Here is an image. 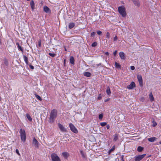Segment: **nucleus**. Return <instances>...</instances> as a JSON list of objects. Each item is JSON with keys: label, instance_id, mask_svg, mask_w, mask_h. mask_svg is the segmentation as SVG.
Instances as JSON below:
<instances>
[{"label": "nucleus", "instance_id": "f257e3e1", "mask_svg": "<svg viewBox=\"0 0 161 161\" xmlns=\"http://www.w3.org/2000/svg\"><path fill=\"white\" fill-rule=\"evenodd\" d=\"M58 111L56 109H53L51 111L49 122L50 123L54 122V119L56 118L57 116Z\"/></svg>", "mask_w": 161, "mask_h": 161}, {"label": "nucleus", "instance_id": "f03ea898", "mask_svg": "<svg viewBox=\"0 0 161 161\" xmlns=\"http://www.w3.org/2000/svg\"><path fill=\"white\" fill-rule=\"evenodd\" d=\"M19 133L21 140L23 142H25L26 139V135L25 129H20L19 130Z\"/></svg>", "mask_w": 161, "mask_h": 161}, {"label": "nucleus", "instance_id": "7ed1b4c3", "mask_svg": "<svg viewBox=\"0 0 161 161\" xmlns=\"http://www.w3.org/2000/svg\"><path fill=\"white\" fill-rule=\"evenodd\" d=\"M118 10L119 14L122 17L126 16V14L125 8L123 6H119L118 8Z\"/></svg>", "mask_w": 161, "mask_h": 161}, {"label": "nucleus", "instance_id": "20e7f679", "mask_svg": "<svg viewBox=\"0 0 161 161\" xmlns=\"http://www.w3.org/2000/svg\"><path fill=\"white\" fill-rule=\"evenodd\" d=\"M146 154L136 155L134 158V160L135 161H140L146 156Z\"/></svg>", "mask_w": 161, "mask_h": 161}, {"label": "nucleus", "instance_id": "39448f33", "mask_svg": "<svg viewBox=\"0 0 161 161\" xmlns=\"http://www.w3.org/2000/svg\"><path fill=\"white\" fill-rule=\"evenodd\" d=\"M52 161H61L60 158L56 154L53 153L51 155Z\"/></svg>", "mask_w": 161, "mask_h": 161}, {"label": "nucleus", "instance_id": "423d86ee", "mask_svg": "<svg viewBox=\"0 0 161 161\" xmlns=\"http://www.w3.org/2000/svg\"><path fill=\"white\" fill-rule=\"evenodd\" d=\"M69 126L70 130L73 132L75 133H77L78 132L77 130L74 126L73 124L71 123H70L69 124Z\"/></svg>", "mask_w": 161, "mask_h": 161}, {"label": "nucleus", "instance_id": "0eeeda50", "mask_svg": "<svg viewBox=\"0 0 161 161\" xmlns=\"http://www.w3.org/2000/svg\"><path fill=\"white\" fill-rule=\"evenodd\" d=\"M137 78L139 81V85L140 86H143V80L142 76L140 75H137Z\"/></svg>", "mask_w": 161, "mask_h": 161}, {"label": "nucleus", "instance_id": "6e6552de", "mask_svg": "<svg viewBox=\"0 0 161 161\" xmlns=\"http://www.w3.org/2000/svg\"><path fill=\"white\" fill-rule=\"evenodd\" d=\"M58 125L60 130L62 132H64L67 131V130L64 127L59 123H58Z\"/></svg>", "mask_w": 161, "mask_h": 161}, {"label": "nucleus", "instance_id": "1a4fd4ad", "mask_svg": "<svg viewBox=\"0 0 161 161\" xmlns=\"http://www.w3.org/2000/svg\"><path fill=\"white\" fill-rule=\"evenodd\" d=\"M136 87V84L133 81L131 82V83L127 86V88L128 89H132L134 87Z\"/></svg>", "mask_w": 161, "mask_h": 161}, {"label": "nucleus", "instance_id": "9d476101", "mask_svg": "<svg viewBox=\"0 0 161 161\" xmlns=\"http://www.w3.org/2000/svg\"><path fill=\"white\" fill-rule=\"evenodd\" d=\"M33 144H34L36 148H38L39 147V142L36 140V139L34 137L33 139Z\"/></svg>", "mask_w": 161, "mask_h": 161}, {"label": "nucleus", "instance_id": "9b49d317", "mask_svg": "<svg viewBox=\"0 0 161 161\" xmlns=\"http://www.w3.org/2000/svg\"><path fill=\"white\" fill-rule=\"evenodd\" d=\"M44 11L47 13L50 14L51 13V10L47 6H45L43 7Z\"/></svg>", "mask_w": 161, "mask_h": 161}, {"label": "nucleus", "instance_id": "f8f14e48", "mask_svg": "<svg viewBox=\"0 0 161 161\" xmlns=\"http://www.w3.org/2000/svg\"><path fill=\"white\" fill-rule=\"evenodd\" d=\"M119 56L121 59L125 60V54L123 52H119Z\"/></svg>", "mask_w": 161, "mask_h": 161}, {"label": "nucleus", "instance_id": "ddd939ff", "mask_svg": "<svg viewBox=\"0 0 161 161\" xmlns=\"http://www.w3.org/2000/svg\"><path fill=\"white\" fill-rule=\"evenodd\" d=\"M113 141L114 142H116L117 140H118L119 138V134L117 133L115 134L113 136Z\"/></svg>", "mask_w": 161, "mask_h": 161}, {"label": "nucleus", "instance_id": "4468645a", "mask_svg": "<svg viewBox=\"0 0 161 161\" xmlns=\"http://www.w3.org/2000/svg\"><path fill=\"white\" fill-rule=\"evenodd\" d=\"M133 3L136 6L138 7L140 6V3L138 0H133Z\"/></svg>", "mask_w": 161, "mask_h": 161}, {"label": "nucleus", "instance_id": "2eb2a0df", "mask_svg": "<svg viewBox=\"0 0 161 161\" xmlns=\"http://www.w3.org/2000/svg\"><path fill=\"white\" fill-rule=\"evenodd\" d=\"M157 138L155 137H153L148 138V140L151 142H153L156 140Z\"/></svg>", "mask_w": 161, "mask_h": 161}, {"label": "nucleus", "instance_id": "dca6fc26", "mask_svg": "<svg viewBox=\"0 0 161 161\" xmlns=\"http://www.w3.org/2000/svg\"><path fill=\"white\" fill-rule=\"evenodd\" d=\"M30 5L32 10H33L35 8V3L33 0H32L30 2Z\"/></svg>", "mask_w": 161, "mask_h": 161}, {"label": "nucleus", "instance_id": "f3484780", "mask_svg": "<svg viewBox=\"0 0 161 161\" xmlns=\"http://www.w3.org/2000/svg\"><path fill=\"white\" fill-rule=\"evenodd\" d=\"M62 154L64 157L65 158H67L69 156V153L67 152H63Z\"/></svg>", "mask_w": 161, "mask_h": 161}, {"label": "nucleus", "instance_id": "a211bd4d", "mask_svg": "<svg viewBox=\"0 0 161 161\" xmlns=\"http://www.w3.org/2000/svg\"><path fill=\"white\" fill-rule=\"evenodd\" d=\"M16 45L19 50L22 52L23 51V48L20 46L19 42H16Z\"/></svg>", "mask_w": 161, "mask_h": 161}, {"label": "nucleus", "instance_id": "6ab92c4d", "mask_svg": "<svg viewBox=\"0 0 161 161\" xmlns=\"http://www.w3.org/2000/svg\"><path fill=\"white\" fill-rule=\"evenodd\" d=\"M149 98L150 99V100L151 102H152L154 100V98L153 97L152 92H151L149 93Z\"/></svg>", "mask_w": 161, "mask_h": 161}, {"label": "nucleus", "instance_id": "aec40b11", "mask_svg": "<svg viewBox=\"0 0 161 161\" xmlns=\"http://www.w3.org/2000/svg\"><path fill=\"white\" fill-rule=\"evenodd\" d=\"M144 147H141V146H138L137 149V151L139 152H141L142 151Z\"/></svg>", "mask_w": 161, "mask_h": 161}, {"label": "nucleus", "instance_id": "412c9836", "mask_svg": "<svg viewBox=\"0 0 161 161\" xmlns=\"http://www.w3.org/2000/svg\"><path fill=\"white\" fill-rule=\"evenodd\" d=\"M75 24L74 23H73V22L70 23L69 25V28L70 29H71L73 28L75 26Z\"/></svg>", "mask_w": 161, "mask_h": 161}, {"label": "nucleus", "instance_id": "4be33fe9", "mask_svg": "<svg viewBox=\"0 0 161 161\" xmlns=\"http://www.w3.org/2000/svg\"><path fill=\"white\" fill-rule=\"evenodd\" d=\"M24 60L26 64H28V58L25 55L23 56Z\"/></svg>", "mask_w": 161, "mask_h": 161}, {"label": "nucleus", "instance_id": "5701e85b", "mask_svg": "<svg viewBox=\"0 0 161 161\" xmlns=\"http://www.w3.org/2000/svg\"><path fill=\"white\" fill-rule=\"evenodd\" d=\"M70 63L72 64H74V59L73 56H71L69 59Z\"/></svg>", "mask_w": 161, "mask_h": 161}, {"label": "nucleus", "instance_id": "b1692460", "mask_svg": "<svg viewBox=\"0 0 161 161\" xmlns=\"http://www.w3.org/2000/svg\"><path fill=\"white\" fill-rule=\"evenodd\" d=\"M84 75L85 76L89 77L91 76V74L89 72H86L84 73Z\"/></svg>", "mask_w": 161, "mask_h": 161}, {"label": "nucleus", "instance_id": "393cba45", "mask_svg": "<svg viewBox=\"0 0 161 161\" xmlns=\"http://www.w3.org/2000/svg\"><path fill=\"white\" fill-rule=\"evenodd\" d=\"M26 116L28 119V120L30 121L31 122L32 121V119L31 117V116L30 115L28 114H26Z\"/></svg>", "mask_w": 161, "mask_h": 161}, {"label": "nucleus", "instance_id": "a878e982", "mask_svg": "<svg viewBox=\"0 0 161 161\" xmlns=\"http://www.w3.org/2000/svg\"><path fill=\"white\" fill-rule=\"evenodd\" d=\"M106 92L108 95H110L111 94V92L109 87L107 88Z\"/></svg>", "mask_w": 161, "mask_h": 161}, {"label": "nucleus", "instance_id": "bb28decb", "mask_svg": "<svg viewBox=\"0 0 161 161\" xmlns=\"http://www.w3.org/2000/svg\"><path fill=\"white\" fill-rule=\"evenodd\" d=\"M115 64L116 68L120 69L121 66L119 63L115 62Z\"/></svg>", "mask_w": 161, "mask_h": 161}, {"label": "nucleus", "instance_id": "cd10ccee", "mask_svg": "<svg viewBox=\"0 0 161 161\" xmlns=\"http://www.w3.org/2000/svg\"><path fill=\"white\" fill-rule=\"evenodd\" d=\"M35 93H36L35 92ZM35 95L36 97L37 98V99H38L39 100L41 101L42 100V99L41 98V97L35 93Z\"/></svg>", "mask_w": 161, "mask_h": 161}, {"label": "nucleus", "instance_id": "c85d7f7f", "mask_svg": "<svg viewBox=\"0 0 161 161\" xmlns=\"http://www.w3.org/2000/svg\"><path fill=\"white\" fill-rule=\"evenodd\" d=\"M80 152L82 157L83 158H85L86 157V156L85 155V154L84 153L83 151L82 150H80Z\"/></svg>", "mask_w": 161, "mask_h": 161}, {"label": "nucleus", "instance_id": "c756f323", "mask_svg": "<svg viewBox=\"0 0 161 161\" xmlns=\"http://www.w3.org/2000/svg\"><path fill=\"white\" fill-rule=\"evenodd\" d=\"M100 125L102 126L103 127L106 125L107 123L105 122H101Z\"/></svg>", "mask_w": 161, "mask_h": 161}, {"label": "nucleus", "instance_id": "7c9ffc66", "mask_svg": "<svg viewBox=\"0 0 161 161\" xmlns=\"http://www.w3.org/2000/svg\"><path fill=\"white\" fill-rule=\"evenodd\" d=\"M97 43L96 42H94L92 44V47H95L97 46Z\"/></svg>", "mask_w": 161, "mask_h": 161}, {"label": "nucleus", "instance_id": "2f4dec72", "mask_svg": "<svg viewBox=\"0 0 161 161\" xmlns=\"http://www.w3.org/2000/svg\"><path fill=\"white\" fill-rule=\"evenodd\" d=\"M49 55L52 57H54L55 56L56 54L55 53H49Z\"/></svg>", "mask_w": 161, "mask_h": 161}, {"label": "nucleus", "instance_id": "473e14b6", "mask_svg": "<svg viewBox=\"0 0 161 161\" xmlns=\"http://www.w3.org/2000/svg\"><path fill=\"white\" fill-rule=\"evenodd\" d=\"M115 149V147L114 146H113L109 150V152H111L113 151Z\"/></svg>", "mask_w": 161, "mask_h": 161}, {"label": "nucleus", "instance_id": "72a5a7b5", "mask_svg": "<svg viewBox=\"0 0 161 161\" xmlns=\"http://www.w3.org/2000/svg\"><path fill=\"white\" fill-rule=\"evenodd\" d=\"M95 34L96 32H93L91 33V36L93 37L95 36Z\"/></svg>", "mask_w": 161, "mask_h": 161}, {"label": "nucleus", "instance_id": "f704fd0d", "mask_svg": "<svg viewBox=\"0 0 161 161\" xmlns=\"http://www.w3.org/2000/svg\"><path fill=\"white\" fill-rule=\"evenodd\" d=\"M103 114H100L99 115V119H102L103 118Z\"/></svg>", "mask_w": 161, "mask_h": 161}, {"label": "nucleus", "instance_id": "c9c22d12", "mask_svg": "<svg viewBox=\"0 0 161 161\" xmlns=\"http://www.w3.org/2000/svg\"><path fill=\"white\" fill-rule=\"evenodd\" d=\"M4 63L5 65L7 66L8 65V62L6 59L4 60Z\"/></svg>", "mask_w": 161, "mask_h": 161}, {"label": "nucleus", "instance_id": "e433bc0d", "mask_svg": "<svg viewBox=\"0 0 161 161\" xmlns=\"http://www.w3.org/2000/svg\"><path fill=\"white\" fill-rule=\"evenodd\" d=\"M106 37L108 39L110 38V33L108 32L106 33Z\"/></svg>", "mask_w": 161, "mask_h": 161}, {"label": "nucleus", "instance_id": "4c0bfd02", "mask_svg": "<svg viewBox=\"0 0 161 161\" xmlns=\"http://www.w3.org/2000/svg\"><path fill=\"white\" fill-rule=\"evenodd\" d=\"M38 45L39 47H41V40H40L38 41Z\"/></svg>", "mask_w": 161, "mask_h": 161}, {"label": "nucleus", "instance_id": "58836bf2", "mask_svg": "<svg viewBox=\"0 0 161 161\" xmlns=\"http://www.w3.org/2000/svg\"><path fill=\"white\" fill-rule=\"evenodd\" d=\"M97 33L98 35H100L102 34V32L100 31H97Z\"/></svg>", "mask_w": 161, "mask_h": 161}, {"label": "nucleus", "instance_id": "ea45409f", "mask_svg": "<svg viewBox=\"0 0 161 161\" xmlns=\"http://www.w3.org/2000/svg\"><path fill=\"white\" fill-rule=\"evenodd\" d=\"M102 98V96L101 94H100L97 97V99L98 100H100Z\"/></svg>", "mask_w": 161, "mask_h": 161}, {"label": "nucleus", "instance_id": "a19ab883", "mask_svg": "<svg viewBox=\"0 0 161 161\" xmlns=\"http://www.w3.org/2000/svg\"><path fill=\"white\" fill-rule=\"evenodd\" d=\"M29 66L30 68L31 69H34V67L33 66H32V65H31V64H29Z\"/></svg>", "mask_w": 161, "mask_h": 161}, {"label": "nucleus", "instance_id": "79ce46f5", "mask_svg": "<svg viewBox=\"0 0 161 161\" xmlns=\"http://www.w3.org/2000/svg\"><path fill=\"white\" fill-rule=\"evenodd\" d=\"M16 152L19 155V156L20 155V154L19 153V150L18 149H16Z\"/></svg>", "mask_w": 161, "mask_h": 161}, {"label": "nucleus", "instance_id": "37998d69", "mask_svg": "<svg viewBox=\"0 0 161 161\" xmlns=\"http://www.w3.org/2000/svg\"><path fill=\"white\" fill-rule=\"evenodd\" d=\"M117 50H115V51L114 52L113 54H114V56H116V54H117Z\"/></svg>", "mask_w": 161, "mask_h": 161}, {"label": "nucleus", "instance_id": "c03bdc74", "mask_svg": "<svg viewBox=\"0 0 161 161\" xmlns=\"http://www.w3.org/2000/svg\"><path fill=\"white\" fill-rule=\"evenodd\" d=\"M130 69L132 70H134L135 69V67L134 66H130Z\"/></svg>", "mask_w": 161, "mask_h": 161}, {"label": "nucleus", "instance_id": "a18cd8bd", "mask_svg": "<svg viewBox=\"0 0 161 161\" xmlns=\"http://www.w3.org/2000/svg\"><path fill=\"white\" fill-rule=\"evenodd\" d=\"M117 40V36H115L114 37V41H116Z\"/></svg>", "mask_w": 161, "mask_h": 161}, {"label": "nucleus", "instance_id": "49530a36", "mask_svg": "<svg viewBox=\"0 0 161 161\" xmlns=\"http://www.w3.org/2000/svg\"><path fill=\"white\" fill-rule=\"evenodd\" d=\"M157 125V123L155 122H153V127Z\"/></svg>", "mask_w": 161, "mask_h": 161}, {"label": "nucleus", "instance_id": "de8ad7c7", "mask_svg": "<svg viewBox=\"0 0 161 161\" xmlns=\"http://www.w3.org/2000/svg\"><path fill=\"white\" fill-rule=\"evenodd\" d=\"M106 128L107 129H109L110 128V126L109 125H108L106 126Z\"/></svg>", "mask_w": 161, "mask_h": 161}, {"label": "nucleus", "instance_id": "09e8293b", "mask_svg": "<svg viewBox=\"0 0 161 161\" xmlns=\"http://www.w3.org/2000/svg\"><path fill=\"white\" fill-rule=\"evenodd\" d=\"M105 54L107 55H109V53L108 52H106L105 53Z\"/></svg>", "mask_w": 161, "mask_h": 161}, {"label": "nucleus", "instance_id": "8fccbe9b", "mask_svg": "<svg viewBox=\"0 0 161 161\" xmlns=\"http://www.w3.org/2000/svg\"><path fill=\"white\" fill-rule=\"evenodd\" d=\"M109 98H108V99H107L106 100H105V102H107L108 101H109Z\"/></svg>", "mask_w": 161, "mask_h": 161}, {"label": "nucleus", "instance_id": "3c124183", "mask_svg": "<svg viewBox=\"0 0 161 161\" xmlns=\"http://www.w3.org/2000/svg\"><path fill=\"white\" fill-rule=\"evenodd\" d=\"M124 155H122L121 156V159H124Z\"/></svg>", "mask_w": 161, "mask_h": 161}, {"label": "nucleus", "instance_id": "603ef678", "mask_svg": "<svg viewBox=\"0 0 161 161\" xmlns=\"http://www.w3.org/2000/svg\"><path fill=\"white\" fill-rule=\"evenodd\" d=\"M120 161H125V160H124V159H120Z\"/></svg>", "mask_w": 161, "mask_h": 161}, {"label": "nucleus", "instance_id": "864d4df0", "mask_svg": "<svg viewBox=\"0 0 161 161\" xmlns=\"http://www.w3.org/2000/svg\"><path fill=\"white\" fill-rule=\"evenodd\" d=\"M64 50H65V51H67V49H66L65 46H64Z\"/></svg>", "mask_w": 161, "mask_h": 161}, {"label": "nucleus", "instance_id": "5fc2aeb1", "mask_svg": "<svg viewBox=\"0 0 161 161\" xmlns=\"http://www.w3.org/2000/svg\"><path fill=\"white\" fill-rule=\"evenodd\" d=\"M159 143L160 144H161V141L159 142Z\"/></svg>", "mask_w": 161, "mask_h": 161}, {"label": "nucleus", "instance_id": "6e6d98bb", "mask_svg": "<svg viewBox=\"0 0 161 161\" xmlns=\"http://www.w3.org/2000/svg\"><path fill=\"white\" fill-rule=\"evenodd\" d=\"M27 1H29L30 0H26Z\"/></svg>", "mask_w": 161, "mask_h": 161}]
</instances>
